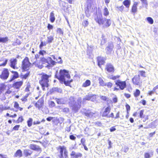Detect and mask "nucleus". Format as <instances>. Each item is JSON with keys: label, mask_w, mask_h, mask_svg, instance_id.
I'll return each instance as SVG.
<instances>
[{"label": "nucleus", "mask_w": 158, "mask_h": 158, "mask_svg": "<svg viewBox=\"0 0 158 158\" xmlns=\"http://www.w3.org/2000/svg\"><path fill=\"white\" fill-rule=\"evenodd\" d=\"M56 76L61 83H64L66 85H69L70 83L73 81L72 80L69 81L66 79V78L69 79L70 77L68 71L65 69L60 70L59 74L58 75H56Z\"/></svg>", "instance_id": "obj_1"}, {"label": "nucleus", "mask_w": 158, "mask_h": 158, "mask_svg": "<svg viewBox=\"0 0 158 158\" xmlns=\"http://www.w3.org/2000/svg\"><path fill=\"white\" fill-rule=\"evenodd\" d=\"M94 20L99 25H103L104 27L106 28L109 27L111 24V20L106 18H103L101 13H99L94 18Z\"/></svg>", "instance_id": "obj_2"}, {"label": "nucleus", "mask_w": 158, "mask_h": 158, "mask_svg": "<svg viewBox=\"0 0 158 158\" xmlns=\"http://www.w3.org/2000/svg\"><path fill=\"white\" fill-rule=\"evenodd\" d=\"M69 103L72 109L75 112H77L81 106L82 99L79 98L77 100V102H75V99L73 97L71 96L69 99Z\"/></svg>", "instance_id": "obj_3"}, {"label": "nucleus", "mask_w": 158, "mask_h": 158, "mask_svg": "<svg viewBox=\"0 0 158 158\" xmlns=\"http://www.w3.org/2000/svg\"><path fill=\"white\" fill-rule=\"evenodd\" d=\"M51 77V75H48L44 73L41 76L39 83L41 85L43 90H44L45 87H48L49 78Z\"/></svg>", "instance_id": "obj_4"}, {"label": "nucleus", "mask_w": 158, "mask_h": 158, "mask_svg": "<svg viewBox=\"0 0 158 158\" xmlns=\"http://www.w3.org/2000/svg\"><path fill=\"white\" fill-rule=\"evenodd\" d=\"M58 156L59 158H68V152L66 147L64 146H60Z\"/></svg>", "instance_id": "obj_5"}, {"label": "nucleus", "mask_w": 158, "mask_h": 158, "mask_svg": "<svg viewBox=\"0 0 158 158\" xmlns=\"http://www.w3.org/2000/svg\"><path fill=\"white\" fill-rule=\"evenodd\" d=\"M31 63L29 61L28 58L26 57L22 61V67L24 70H28L30 65Z\"/></svg>", "instance_id": "obj_6"}, {"label": "nucleus", "mask_w": 158, "mask_h": 158, "mask_svg": "<svg viewBox=\"0 0 158 158\" xmlns=\"http://www.w3.org/2000/svg\"><path fill=\"white\" fill-rule=\"evenodd\" d=\"M40 59L42 62L47 63L49 65H54L56 64L55 61L53 60L52 58L50 57H48L47 59H46L44 57H41Z\"/></svg>", "instance_id": "obj_7"}, {"label": "nucleus", "mask_w": 158, "mask_h": 158, "mask_svg": "<svg viewBox=\"0 0 158 158\" xmlns=\"http://www.w3.org/2000/svg\"><path fill=\"white\" fill-rule=\"evenodd\" d=\"M115 82L116 85L119 86V88L121 90H123L126 87V84L125 81L118 80L115 81Z\"/></svg>", "instance_id": "obj_8"}, {"label": "nucleus", "mask_w": 158, "mask_h": 158, "mask_svg": "<svg viewBox=\"0 0 158 158\" xmlns=\"http://www.w3.org/2000/svg\"><path fill=\"white\" fill-rule=\"evenodd\" d=\"M9 76V72L7 69H4L2 71V74L0 75V77L2 79H6Z\"/></svg>", "instance_id": "obj_9"}, {"label": "nucleus", "mask_w": 158, "mask_h": 158, "mask_svg": "<svg viewBox=\"0 0 158 158\" xmlns=\"http://www.w3.org/2000/svg\"><path fill=\"white\" fill-rule=\"evenodd\" d=\"M10 66L13 69H18V67L16 66L17 60L15 58H11L10 60Z\"/></svg>", "instance_id": "obj_10"}, {"label": "nucleus", "mask_w": 158, "mask_h": 158, "mask_svg": "<svg viewBox=\"0 0 158 158\" xmlns=\"http://www.w3.org/2000/svg\"><path fill=\"white\" fill-rule=\"evenodd\" d=\"M133 84L135 85H139L141 82L140 77L139 75H135L132 79Z\"/></svg>", "instance_id": "obj_11"}, {"label": "nucleus", "mask_w": 158, "mask_h": 158, "mask_svg": "<svg viewBox=\"0 0 158 158\" xmlns=\"http://www.w3.org/2000/svg\"><path fill=\"white\" fill-rule=\"evenodd\" d=\"M105 69L109 73H113L114 72V68L110 63H107L106 64Z\"/></svg>", "instance_id": "obj_12"}, {"label": "nucleus", "mask_w": 158, "mask_h": 158, "mask_svg": "<svg viewBox=\"0 0 158 158\" xmlns=\"http://www.w3.org/2000/svg\"><path fill=\"white\" fill-rule=\"evenodd\" d=\"M114 46L112 43H109L108 45L106 48V54H110L112 51Z\"/></svg>", "instance_id": "obj_13"}, {"label": "nucleus", "mask_w": 158, "mask_h": 158, "mask_svg": "<svg viewBox=\"0 0 158 158\" xmlns=\"http://www.w3.org/2000/svg\"><path fill=\"white\" fill-rule=\"evenodd\" d=\"M29 147L30 148L33 150L40 152H41V148L39 146L35 144H31Z\"/></svg>", "instance_id": "obj_14"}, {"label": "nucleus", "mask_w": 158, "mask_h": 158, "mask_svg": "<svg viewBox=\"0 0 158 158\" xmlns=\"http://www.w3.org/2000/svg\"><path fill=\"white\" fill-rule=\"evenodd\" d=\"M105 60V59L103 57H98V65L101 68V65L104 64Z\"/></svg>", "instance_id": "obj_15"}, {"label": "nucleus", "mask_w": 158, "mask_h": 158, "mask_svg": "<svg viewBox=\"0 0 158 158\" xmlns=\"http://www.w3.org/2000/svg\"><path fill=\"white\" fill-rule=\"evenodd\" d=\"M44 101L42 99H39L35 104V106L40 109L43 106Z\"/></svg>", "instance_id": "obj_16"}, {"label": "nucleus", "mask_w": 158, "mask_h": 158, "mask_svg": "<svg viewBox=\"0 0 158 158\" xmlns=\"http://www.w3.org/2000/svg\"><path fill=\"white\" fill-rule=\"evenodd\" d=\"M71 158H78L79 157H81L82 155L81 153H76L74 151H72L70 154Z\"/></svg>", "instance_id": "obj_17"}, {"label": "nucleus", "mask_w": 158, "mask_h": 158, "mask_svg": "<svg viewBox=\"0 0 158 158\" xmlns=\"http://www.w3.org/2000/svg\"><path fill=\"white\" fill-rule=\"evenodd\" d=\"M85 115L89 118L92 117L95 114L94 113L92 112L90 110H87L83 112Z\"/></svg>", "instance_id": "obj_18"}, {"label": "nucleus", "mask_w": 158, "mask_h": 158, "mask_svg": "<svg viewBox=\"0 0 158 158\" xmlns=\"http://www.w3.org/2000/svg\"><path fill=\"white\" fill-rule=\"evenodd\" d=\"M110 110L111 108L110 106H108L106 108L105 110L103 112L102 114V116L106 117H107L108 114L110 112Z\"/></svg>", "instance_id": "obj_19"}, {"label": "nucleus", "mask_w": 158, "mask_h": 158, "mask_svg": "<svg viewBox=\"0 0 158 158\" xmlns=\"http://www.w3.org/2000/svg\"><path fill=\"white\" fill-rule=\"evenodd\" d=\"M11 73L13 74V75L12 77L10 79V81H13L15 79L19 77L18 73L17 72L12 71H11Z\"/></svg>", "instance_id": "obj_20"}, {"label": "nucleus", "mask_w": 158, "mask_h": 158, "mask_svg": "<svg viewBox=\"0 0 158 158\" xmlns=\"http://www.w3.org/2000/svg\"><path fill=\"white\" fill-rule=\"evenodd\" d=\"M58 104H64L65 102V101L63 98H56L55 99Z\"/></svg>", "instance_id": "obj_21"}, {"label": "nucleus", "mask_w": 158, "mask_h": 158, "mask_svg": "<svg viewBox=\"0 0 158 158\" xmlns=\"http://www.w3.org/2000/svg\"><path fill=\"white\" fill-rule=\"evenodd\" d=\"M23 82L22 81H19L15 82L14 85V86L16 89L19 88L22 85Z\"/></svg>", "instance_id": "obj_22"}, {"label": "nucleus", "mask_w": 158, "mask_h": 158, "mask_svg": "<svg viewBox=\"0 0 158 158\" xmlns=\"http://www.w3.org/2000/svg\"><path fill=\"white\" fill-rule=\"evenodd\" d=\"M14 156L15 157H20L22 156V151L20 150H18L15 153Z\"/></svg>", "instance_id": "obj_23"}, {"label": "nucleus", "mask_w": 158, "mask_h": 158, "mask_svg": "<svg viewBox=\"0 0 158 158\" xmlns=\"http://www.w3.org/2000/svg\"><path fill=\"white\" fill-rule=\"evenodd\" d=\"M138 4V3L137 2H135L134 3L131 9L132 12L135 13L137 11V5Z\"/></svg>", "instance_id": "obj_24"}, {"label": "nucleus", "mask_w": 158, "mask_h": 158, "mask_svg": "<svg viewBox=\"0 0 158 158\" xmlns=\"http://www.w3.org/2000/svg\"><path fill=\"white\" fill-rule=\"evenodd\" d=\"M50 19L51 22L53 23L54 22L55 19V18L54 16V14L53 11L50 14Z\"/></svg>", "instance_id": "obj_25"}, {"label": "nucleus", "mask_w": 158, "mask_h": 158, "mask_svg": "<svg viewBox=\"0 0 158 158\" xmlns=\"http://www.w3.org/2000/svg\"><path fill=\"white\" fill-rule=\"evenodd\" d=\"M123 4L126 7L128 8L131 4V1L130 0H125L123 2Z\"/></svg>", "instance_id": "obj_26"}, {"label": "nucleus", "mask_w": 158, "mask_h": 158, "mask_svg": "<svg viewBox=\"0 0 158 158\" xmlns=\"http://www.w3.org/2000/svg\"><path fill=\"white\" fill-rule=\"evenodd\" d=\"M23 152L24 155L26 157L31 155L32 153V152H31V151L28 149L24 150Z\"/></svg>", "instance_id": "obj_27"}, {"label": "nucleus", "mask_w": 158, "mask_h": 158, "mask_svg": "<svg viewBox=\"0 0 158 158\" xmlns=\"http://www.w3.org/2000/svg\"><path fill=\"white\" fill-rule=\"evenodd\" d=\"M90 96V94L86 96L83 99L82 101L83 103H85L86 100H91Z\"/></svg>", "instance_id": "obj_28"}, {"label": "nucleus", "mask_w": 158, "mask_h": 158, "mask_svg": "<svg viewBox=\"0 0 158 158\" xmlns=\"http://www.w3.org/2000/svg\"><path fill=\"white\" fill-rule=\"evenodd\" d=\"M9 40L8 37H0V43H6Z\"/></svg>", "instance_id": "obj_29"}, {"label": "nucleus", "mask_w": 158, "mask_h": 158, "mask_svg": "<svg viewBox=\"0 0 158 158\" xmlns=\"http://www.w3.org/2000/svg\"><path fill=\"white\" fill-rule=\"evenodd\" d=\"M91 84V82L90 80H87L82 85V86L84 87H86L89 86Z\"/></svg>", "instance_id": "obj_30"}, {"label": "nucleus", "mask_w": 158, "mask_h": 158, "mask_svg": "<svg viewBox=\"0 0 158 158\" xmlns=\"http://www.w3.org/2000/svg\"><path fill=\"white\" fill-rule=\"evenodd\" d=\"M54 40L53 36H52L50 35L47 37V43H50L52 42Z\"/></svg>", "instance_id": "obj_31"}, {"label": "nucleus", "mask_w": 158, "mask_h": 158, "mask_svg": "<svg viewBox=\"0 0 158 158\" xmlns=\"http://www.w3.org/2000/svg\"><path fill=\"white\" fill-rule=\"evenodd\" d=\"M103 12V15L106 16H107L109 14V12L108 10V9L106 7H105L104 8Z\"/></svg>", "instance_id": "obj_32"}, {"label": "nucleus", "mask_w": 158, "mask_h": 158, "mask_svg": "<svg viewBox=\"0 0 158 158\" xmlns=\"http://www.w3.org/2000/svg\"><path fill=\"white\" fill-rule=\"evenodd\" d=\"M99 84L100 86H106V83H105L101 78H99Z\"/></svg>", "instance_id": "obj_33"}, {"label": "nucleus", "mask_w": 158, "mask_h": 158, "mask_svg": "<svg viewBox=\"0 0 158 158\" xmlns=\"http://www.w3.org/2000/svg\"><path fill=\"white\" fill-rule=\"evenodd\" d=\"M33 119L31 118H29L27 121V125L29 127H30L32 125Z\"/></svg>", "instance_id": "obj_34"}, {"label": "nucleus", "mask_w": 158, "mask_h": 158, "mask_svg": "<svg viewBox=\"0 0 158 158\" xmlns=\"http://www.w3.org/2000/svg\"><path fill=\"white\" fill-rule=\"evenodd\" d=\"M90 99L91 101H95L97 98V95L95 94H90Z\"/></svg>", "instance_id": "obj_35"}, {"label": "nucleus", "mask_w": 158, "mask_h": 158, "mask_svg": "<svg viewBox=\"0 0 158 158\" xmlns=\"http://www.w3.org/2000/svg\"><path fill=\"white\" fill-rule=\"evenodd\" d=\"M91 11L85 9V13L86 16L89 17L90 16Z\"/></svg>", "instance_id": "obj_36"}, {"label": "nucleus", "mask_w": 158, "mask_h": 158, "mask_svg": "<svg viewBox=\"0 0 158 158\" xmlns=\"http://www.w3.org/2000/svg\"><path fill=\"white\" fill-rule=\"evenodd\" d=\"M52 91L53 92H56L58 93H61L62 90L60 88H54L52 89Z\"/></svg>", "instance_id": "obj_37"}, {"label": "nucleus", "mask_w": 158, "mask_h": 158, "mask_svg": "<svg viewBox=\"0 0 158 158\" xmlns=\"http://www.w3.org/2000/svg\"><path fill=\"white\" fill-rule=\"evenodd\" d=\"M146 19L148 22L150 24H152L153 23V20L152 18L148 17L146 18Z\"/></svg>", "instance_id": "obj_38"}, {"label": "nucleus", "mask_w": 158, "mask_h": 158, "mask_svg": "<svg viewBox=\"0 0 158 158\" xmlns=\"http://www.w3.org/2000/svg\"><path fill=\"white\" fill-rule=\"evenodd\" d=\"M39 54L42 56H44L47 54V53L44 50L40 51L39 52Z\"/></svg>", "instance_id": "obj_39"}, {"label": "nucleus", "mask_w": 158, "mask_h": 158, "mask_svg": "<svg viewBox=\"0 0 158 158\" xmlns=\"http://www.w3.org/2000/svg\"><path fill=\"white\" fill-rule=\"evenodd\" d=\"M140 93V91L138 89H136L135 92L134 93V95L135 97H137L139 95Z\"/></svg>", "instance_id": "obj_40"}, {"label": "nucleus", "mask_w": 158, "mask_h": 158, "mask_svg": "<svg viewBox=\"0 0 158 158\" xmlns=\"http://www.w3.org/2000/svg\"><path fill=\"white\" fill-rule=\"evenodd\" d=\"M82 24L84 27H85L89 25V22L87 20H84L82 23Z\"/></svg>", "instance_id": "obj_41"}, {"label": "nucleus", "mask_w": 158, "mask_h": 158, "mask_svg": "<svg viewBox=\"0 0 158 158\" xmlns=\"http://www.w3.org/2000/svg\"><path fill=\"white\" fill-rule=\"evenodd\" d=\"M56 62H57L59 63H62V60L61 59V58L60 57H58V58H56Z\"/></svg>", "instance_id": "obj_42"}, {"label": "nucleus", "mask_w": 158, "mask_h": 158, "mask_svg": "<svg viewBox=\"0 0 158 158\" xmlns=\"http://www.w3.org/2000/svg\"><path fill=\"white\" fill-rule=\"evenodd\" d=\"M5 85L4 84L2 83L0 84V91L3 90L5 88Z\"/></svg>", "instance_id": "obj_43"}, {"label": "nucleus", "mask_w": 158, "mask_h": 158, "mask_svg": "<svg viewBox=\"0 0 158 158\" xmlns=\"http://www.w3.org/2000/svg\"><path fill=\"white\" fill-rule=\"evenodd\" d=\"M144 158H150L151 156L149 153L146 152L144 154Z\"/></svg>", "instance_id": "obj_44"}, {"label": "nucleus", "mask_w": 158, "mask_h": 158, "mask_svg": "<svg viewBox=\"0 0 158 158\" xmlns=\"http://www.w3.org/2000/svg\"><path fill=\"white\" fill-rule=\"evenodd\" d=\"M139 72L141 76L143 77H146L145 72L143 71H139Z\"/></svg>", "instance_id": "obj_45"}, {"label": "nucleus", "mask_w": 158, "mask_h": 158, "mask_svg": "<svg viewBox=\"0 0 158 158\" xmlns=\"http://www.w3.org/2000/svg\"><path fill=\"white\" fill-rule=\"evenodd\" d=\"M49 105L51 107H54L55 106V104L53 101H51L49 102Z\"/></svg>", "instance_id": "obj_46"}, {"label": "nucleus", "mask_w": 158, "mask_h": 158, "mask_svg": "<svg viewBox=\"0 0 158 158\" xmlns=\"http://www.w3.org/2000/svg\"><path fill=\"white\" fill-rule=\"evenodd\" d=\"M142 2L143 4L145 6V7H147L148 5V3L147 0H140Z\"/></svg>", "instance_id": "obj_47"}, {"label": "nucleus", "mask_w": 158, "mask_h": 158, "mask_svg": "<svg viewBox=\"0 0 158 158\" xmlns=\"http://www.w3.org/2000/svg\"><path fill=\"white\" fill-rule=\"evenodd\" d=\"M120 77L119 75L116 76H112L110 78V79L113 80H115L116 79Z\"/></svg>", "instance_id": "obj_48"}, {"label": "nucleus", "mask_w": 158, "mask_h": 158, "mask_svg": "<svg viewBox=\"0 0 158 158\" xmlns=\"http://www.w3.org/2000/svg\"><path fill=\"white\" fill-rule=\"evenodd\" d=\"M153 90L156 94H158V85L154 88Z\"/></svg>", "instance_id": "obj_49"}, {"label": "nucleus", "mask_w": 158, "mask_h": 158, "mask_svg": "<svg viewBox=\"0 0 158 158\" xmlns=\"http://www.w3.org/2000/svg\"><path fill=\"white\" fill-rule=\"evenodd\" d=\"M116 8L120 11H122L124 9V6L122 5L120 6H117Z\"/></svg>", "instance_id": "obj_50"}, {"label": "nucleus", "mask_w": 158, "mask_h": 158, "mask_svg": "<svg viewBox=\"0 0 158 158\" xmlns=\"http://www.w3.org/2000/svg\"><path fill=\"white\" fill-rule=\"evenodd\" d=\"M23 120V118L22 116L19 117L17 121V123H19V122H21Z\"/></svg>", "instance_id": "obj_51"}, {"label": "nucleus", "mask_w": 158, "mask_h": 158, "mask_svg": "<svg viewBox=\"0 0 158 158\" xmlns=\"http://www.w3.org/2000/svg\"><path fill=\"white\" fill-rule=\"evenodd\" d=\"M57 32L58 33L61 35H63V31H62V30L60 28L57 29Z\"/></svg>", "instance_id": "obj_52"}, {"label": "nucleus", "mask_w": 158, "mask_h": 158, "mask_svg": "<svg viewBox=\"0 0 158 158\" xmlns=\"http://www.w3.org/2000/svg\"><path fill=\"white\" fill-rule=\"evenodd\" d=\"M14 107L16 109H18L19 107V105L18 103L17 102H15L14 104Z\"/></svg>", "instance_id": "obj_53"}, {"label": "nucleus", "mask_w": 158, "mask_h": 158, "mask_svg": "<svg viewBox=\"0 0 158 158\" xmlns=\"http://www.w3.org/2000/svg\"><path fill=\"white\" fill-rule=\"evenodd\" d=\"M71 125L69 126H67L65 129V131L68 132H69L71 130Z\"/></svg>", "instance_id": "obj_54"}, {"label": "nucleus", "mask_w": 158, "mask_h": 158, "mask_svg": "<svg viewBox=\"0 0 158 158\" xmlns=\"http://www.w3.org/2000/svg\"><path fill=\"white\" fill-rule=\"evenodd\" d=\"M19 127V125H16L13 128V130L15 131H17L18 130Z\"/></svg>", "instance_id": "obj_55"}, {"label": "nucleus", "mask_w": 158, "mask_h": 158, "mask_svg": "<svg viewBox=\"0 0 158 158\" xmlns=\"http://www.w3.org/2000/svg\"><path fill=\"white\" fill-rule=\"evenodd\" d=\"M86 10H91V6L90 4H88L87 5V7L85 8Z\"/></svg>", "instance_id": "obj_56"}, {"label": "nucleus", "mask_w": 158, "mask_h": 158, "mask_svg": "<svg viewBox=\"0 0 158 158\" xmlns=\"http://www.w3.org/2000/svg\"><path fill=\"white\" fill-rule=\"evenodd\" d=\"M29 73H27L24 75L23 76V77H22L23 78L26 79L27 77L28 76H29Z\"/></svg>", "instance_id": "obj_57"}, {"label": "nucleus", "mask_w": 158, "mask_h": 158, "mask_svg": "<svg viewBox=\"0 0 158 158\" xmlns=\"http://www.w3.org/2000/svg\"><path fill=\"white\" fill-rule=\"evenodd\" d=\"M143 112H144V110H141L140 111L139 116L141 118H144L143 116Z\"/></svg>", "instance_id": "obj_58"}, {"label": "nucleus", "mask_w": 158, "mask_h": 158, "mask_svg": "<svg viewBox=\"0 0 158 158\" xmlns=\"http://www.w3.org/2000/svg\"><path fill=\"white\" fill-rule=\"evenodd\" d=\"M47 43H44L43 41H41L40 44V47L41 48L42 47L44 46H46V45Z\"/></svg>", "instance_id": "obj_59"}, {"label": "nucleus", "mask_w": 158, "mask_h": 158, "mask_svg": "<svg viewBox=\"0 0 158 158\" xmlns=\"http://www.w3.org/2000/svg\"><path fill=\"white\" fill-rule=\"evenodd\" d=\"M113 84L111 82H108L106 83V86H107L108 88H111Z\"/></svg>", "instance_id": "obj_60"}, {"label": "nucleus", "mask_w": 158, "mask_h": 158, "mask_svg": "<svg viewBox=\"0 0 158 158\" xmlns=\"http://www.w3.org/2000/svg\"><path fill=\"white\" fill-rule=\"evenodd\" d=\"M8 61V60L7 59H6L5 61V62L4 63H2L1 64H0V66H5L6 65V64L7 63Z\"/></svg>", "instance_id": "obj_61"}, {"label": "nucleus", "mask_w": 158, "mask_h": 158, "mask_svg": "<svg viewBox=\"0 0 158 158\" xmlns=\"http://www.w3.org/2000/svg\"><path fill=\"white\" fill-rule=\"evenodd\" d=\"M69 138L72 140H75L76 138L73 135H71L69 136Z\"/></svg>", "instance_id": "obj_62"}, {"label": "nucleus", "mask_w": 158, "mask_h": 158, "mask_svg": "<svg viewBox=\"0 0 158 158\" xmlns=\"http://www.w3.org/2000/svg\"><path fill=\"white\" fill-rule=\"evenodd\" d=\"M64 112H68L69 111V109L68 108H64L62 110Z\"/></svg>", "instance_id": "obj_63"}, {"label": "nucleus", "mask_w": 158, "mask_h": 158, "mask_svg": "<svg viewBox=\"0 0 158 158\" xmlns=\"http://www.w3.org/2000/svg\"><path fill=\"white\" fill-rule=\"evenodd\" d=\"M30 87V85L28 84L26 88L25 89V91L27 92H28L29 91V89Z\"/></svg>", "instance_id": "obj_64"}]
</instances>
